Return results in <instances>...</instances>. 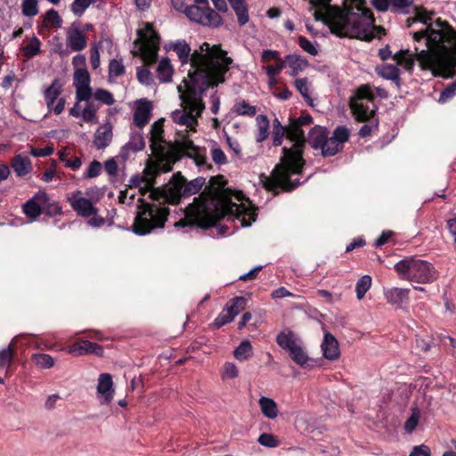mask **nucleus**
Wrapping results in <instances>:
<instances>
[{
  "instance_id": "1",
  "label": "nucleus",
  "mask_w": 456,
  "mask_h": 456,
  "mask_svg": "<svg viewBox=\"0 0 456 456\" xmlns=\"http://www.w3.org/2000/svg\"><path fill=\"white\" fill-rule=\"evenodd\" d=\"M171 48L182 64L190 63L191 68L188 71L189 79L184 78L177 86L182 109L174 110L171 118L175 123L195 131L198 118L205 109L202 94L208 88L224 82V75L229 70L232 59L219 45H210L206 42L192 53L184 40L172 44Z\"/></svg>"
},
{
  "instance_id": "2",
  "label": "nucleus",
  "mask_w": 456,
  "mask_h": 456,
  "mask_svg": "<svg viewBox=\"0 0 456 456\" xmlns=\"http://www.w3.org/2000/svg\"><path fill=\"white\" fill-rule=\"evenodd\" d=\"M432 12L415 8V19L426 28L412 33L414 53L410 50H401L394 55L398 64L406 69L413 68L415 60L422 69H429L435 77H452L456 68V30L447 21L440 18L431 22ZM411 25V19L407 20Z\"/></svg>"
},
{
  "instance_id": "3",
  "label": "nucleus",
  "mask_w": 456,
  "mask_h": 456,
  "mask_svg": "<svg viewBox=\"0 0 456 456\" xmlns=\"http://www.w3.org/2000/svg\"><path fill=\"white\" fill-rule=\"evenodd\" d=\"M212 186H216L214 197L201 193L184 209V216L175 223V228L198 226L208 229L225 216L240 219L242 226H249L256 220V210L247 200L242 202L241 192L233 194L230 189H224L226 182L223 176L211 178Z\"/></svg>"
},
{
  "instance_id": "4",
  "label": "nucleus",
  "mask_w": 456,
  "mask_h": 456,
  "mask_svg": "<svg viewBox=\"0 0 456 456\" xmlns=\"http://www.w3.org/2000/svg\"><path fill=\"white\" fill-rule=\"evenodd\" d=\"M330 1L310 0V4L314 9V19L327 24L333 34L367 42L385 35L384 28L374 25L373 13L365 6L364 0H345L343 10Z\"/></svg>"
},
{
  "instance_id": "5",
  "label": "nucleus",
  "mask_w": 456,
  "mask_h": 456,
  "mask_svg": "<svg viewBox=\"0 0 456 456\" xmlns=\"http://www.w3.org/2000/svg\"><path fill=\"white\" fill-rule=\"evenodd\" d=\"M205 183L203 177L195 178L190 182L180 172L174 175L168 183L159 187L151 192L153 203L144 201L140 198L137 212L132 225V230L138 235H146L155 229L165 226L170 214L166 203L177 205L182 197H189L198 193Z\"/></svg>"
},
{
  "instance_id": "6",
  "label": "nucleus",
  "mask_w": 456,
  "mask_h": 456,
  "mask_svg": "<svg viewBox=\"0 0 456 456\" xmlns=\"http://www.w3.org/2000/svg\"><path fill=\"white\" fill-rule=\"evenodd\" d=\"M313 122L309 115L302 116L291 120L289 125V139L294 142L291 148L282 149V157L280 163L273 170L271 176L265 177L263 185L269 191H275L278 188L283 191H292L299 184L297 180H290V175L302 172L305 160L302 157L303 149L305 143L302 126L310 125Z\"/></svg>"
},
{
  "instance_id": "7",
  "label": "nucleus",
  "mask_w": 456,
  "mask_h": 456,
  "mask_svg": "<svg viewBox=\"0 0 456 456\" xmlns=\"http://www.w3.org/2000/svg\"><path fill=\"white\" fill-rule=\"evenodd\" d=\"M163 119L154 122L151 127L150 147L152 154L159 162L167 160L162 169L168 172L172 164L180 159L182 155L193 159L198 166H203L207 161L205 151L196 146L185 134H180L175 139L172 150H167L164 143Z\"/></svg>"
},
{
  "instance_id": "8",
  "label": "nucleus",
  "mask_w": 456,
  "mask_h": 456,
  "mask_svg": "<svg viewBox=\"0 0 456 456\" xmlns=\"http://www.w3.org/2000/svg\"><path fill=\"white\" fill-rule=\"evenodd\" d=\"M395 270L401 279L411 282L431 283L437 278L436 271L431 264L414 256L405 257L396 263Z\"/></svg>"
},
{
  "instance_id": "9",
  "label": "nucleus",
  "mask_w": 456,
  "mask_h": 456,
  "mask_svg": "<svg viewBox=\"0 0 456 456\" xmlns=\"http://www.w3.org/2000/svg\"><path fill=\"white\" fill-rule=\"evenodd\" d=\"M171 3L175 10L184 12L191 21L200 25L216 28L223 23V19L219 13L210 7L187 6L184 0H171Z\"/></svg>"
},
{
  "instance_id": "10",
  "label": "nucleus",
  "mask_w": 456,
  "mask_h": 456,
  "mask_svg": "<svg viewBox=\"0 0 456 456\" xmlns=\"http://www.w3.org/2000/svg\"><path fill=\"white\" fill-rule=\"evenodd\" d=\"M375 94L369 84L360 86L350 97L349 106L355 119L365 122L374 116L375 110L364 104V101L373 102Z\"/></svg>"
},
{
  "instance_id": "11",
  "label": "nucleus",
  "mask_w": 456,
  "mask_h": 456,
  "mask_svg": "<svg viewBox=\"0 0 456 456\" xmlns=\"http://www.w3.org/2000/svg\"><path fill=\"white\" fill-rule=\"evenodd\" d=\"M138 38L134 44H140L139 53L145 64L151 65L156 61L159 49V37L150 23L143 29L138 30Z\"/></svg>"
},
{
  "instance_id": "12",
  "label": "nucleus",
  "mask_w": 456,
  "mask_h": 456,
  "mask_svg": "<svg viewBox=\"0 0 456 456\" xmlns=\"http://www.w3.org/2000/svg\"><path fill=\"white\" fill-rule=\"evenodd\" d=\"M91 77L86 69H77L73 75V86L76 89V100L88 101L93 97L90 86Z\"/></svg>"
},
{
  "instance_id": "13",
  "label": "nucleus",
  "mask_w": 456,
  "mask_h": 456,
  "mask_svg": "<svg viewBox=\"0 0 456 456\" xmlns=\"http://www.w3.org/2000/svg\"><path fill=\"white\" fill-rule=\"evenodd\" d=\"M69 202L77 214L83 217H90L93 214H97L98 209L94 206V202L84 197L81 191H75L69 197Z\"/></svg>"
},
{
  "instance_id": "14",
  "label": "nucleus",
  "mask_w": 456,
  "mask_h": 456,
  "mask_svg": "<svg viewBox=\"0 0 456 456\" xmlns=\"http://www.w3.org/2000/svg\"><path fill=\"white\" fill-rule=\"evenodd\" d=\"M68 353L75 356L85 354L103 355V348L101 345L88 340H80L68 348Z\"/></svg>"
},
{
  "instance_id": "15",
  "label": "nucleus",
  "mask_w": 456,
  "mask_h": 456,
  "mask_svg": "<svg viewBox=\"0 0 456 456\" xmlns=\"http://www.w3.org/2000/svg\"><path fill=\"white\" fill-rule=\"evenodd\" d=\"M47 200V194L45 191H38L23 205L25 215L30 218H37L42 214V208L45 206Z\"/></svg>"
},
{
  "instance_id": "16",
  "label": "nucleus",
  "mask_w": 456,
  "mask_h": 456,
  "mask_svg": "<svg viewBox=\"0 0 456 456\" xmlns=\"http://www.w3.org/2000/svg\"><path fill=\"white\" fill-rule=\"evenodd\" d=\"M97 392L100 395L102 403H110L113 399V382L112 378L108 373H102L99 376Z\"/></svg>"
},
{
  "instance_id": "17",
  "label": "nucleus",
  "mask_w": 456,
  "mask_h": 456,
  "mask_svg": "<svg viewBox=\"0 0 456 456\" xmlns=\"http://www.w3.org/2000/svg\"><path fill=\"white\" fill-rule=\"evenodd\" d=\"M67 43L74 52H80L86 47V37L75 23L67 32Z\"/></svg>"
},
{
  "instance_id": "18",
  "label": "nucleus",
  "mask_w": 456,
  "mask_h": 456,
  "mask_svg": "<svg viewBox=\"0 0 456 456\" xmlns=\"http://www.w3.org/2000/svg\"><path fill=\"white\" fill-rule=\"evenodd\" d=\"M112 137V126L107 123L96 129L94 136V145L98 150L105 149L111 142Z\"/></svg>"
},
{
  "instance_id": "19",
  "label": "nucleus",
  "mask_w": 456,
  "mask_h": 456,
  "mask_svg": "<svg viewBox=\"0 0 456 456\" xmlns=\"http://www.w3.org/2000/svg\"><path fill=\"white\" fill-rule=\"evenodd\" d=\"M145 147V140L142 133L134 132L131 134L130 139L121 150V155L126 159L130 153H135L143 150Z\"/></svg>"
},
{
  "instance_id": "20",
  "label": "nucleus",
  "mask_w": 456,
  "mask_h": 456,
  "mask_svg": "<svg viewBox=\"0 0 456 456\" xmlns=\"http://www.w3.org/2000/svg\"><path fill=\"white\" fill-rule=\"evenodd\" d=\"M322 350L324 357L328 360L334 361L340 355L338 342L330 333H326L324 335V338L322 343Z\"/></svg>"
},
{
  "instance_id": "21",
  "label": "nucleus",
  "mask_w": 456,
  "mask_h": 456,
  "mask_svg": "<svg viewBox=\"0 0 456 456\" xmlns=\"http://www.w3.org/2000/svg\"><path fill=\"white\" fill-rule=\"evenodd\" d=\"M276 342L281 348L288 350L289 353L302 344V340L298 336L290 330L281 331L277 335Z\"/></svg>"
},
{
  "instance_id": "22",
  "label": "nucleus",
  "mask_w": 456,
  "mask_h": 456,
  "mask_svg": "<svg viewBox=\"0 0 456 456\" xmlns=\"http://www.w3.org/2000/svg\"><path fill=\"white\" fill-rule=\"evenodd\" d=\"M408 289L392 288L385 290L384 295L388 304L400 307L409 298Z\"/></svg>"
},
{
  "instance_id": "23",
  "label": "nucleus",
  "mask_w": 456,
  "mask_h": 456,
  "mask_svg": "<svg viewBox=\"0 0 456 456\" xmlns=\"http://www.w3.org/2000/svg\"><path fill=\"white\" fill-rule=\"evenodd\" d=\"M151 106L150 102L141 101L134 114V124L142 128L150 120Z\"/></svg>"
},
{
  "instance_id": "24",
  "label": "nucleus",
  "mask_w": 456,
  "mask_h": 456,
  "mask_svg": "<svg viewBox=\"0 0 456 456\" xmlns=\"http://www.w3.org/2000/svg\"><path fill=\"white\" fill-rule=\"evenodd\" d=\"M12 167L18 176H24L32 170V164L28 157L17 155L12 160Z\"/></svg>"
},
{
  "instance_id": "25",
  "label": "nucleus",
  "mask_w": 456,
  "mask_h": 456,
  "mask_svg": "<svg viewBox=\"0 0 456 456\" xmlns=\"http://www.w3.org/2000/svg\"><path fill=\"white\" fill-rule=\"evenodd\" d=\"M62 92V84L60 79L55 78L50 86H48L45 91V100L46 106L49 110H52L53 105L55 100L59 97V95Z\"/></svg>"
},
{
  "instance_id": "26",
  "label": "nucleus",
  "mask_w": 456,
  "mask_h": 456,
  "mask_svg": "<svg viewBox=\"0 0 456 456\" xmlns=\"http://www.w3.org/2000/svg\"><path fill=\"white\" fill-rule=\"evenodd\" d=\"M376 73L384 79L392 80L397 86L400 85L399 69L396 65L386 64L375 68Z\"/></svg>"
},
{
  "instance_id": "27",
  "label": "nucleus",
  "mask_w": 456,
  "mask_h": 456,
  "mask_svg": "<svg viewBox=\"0 0 456 456\" xmlns=\"http://www.w3.org/2000/svg\"><path fill=\"white\" fill-rule=\"evenodd\" d=\"M259 405L263 415L270 419H273L278 416L277 403L272 398L262 396L259 399Z\"/></svg>"
},
{
  "instance_id": "28",
  "label": "nucleus",
  "mask_w": 456,
  "mask_h": 456,
  "mask_svg": "<svg viewBox=\"0 0 456 456\" xmlns=\"http://www.w3.org/2000/svg\"><path fill=\"white\" fill-rule=\"evenodd\" d=\"M327 137L328 133L325 128L315 126L310 131L308 141L314 149H321Z\"/></svg>"
},
{
  "instance_id": "29",
  "label": "nucleus",
  "mask_w": 456,
  "mask_h": 456,
  "mask_svg": "<svg viewBox=\"0 0 456 456\" xmlns=\"http://www.w3.org/2000/svg\"><path fill=\"white\" fill-rule=\"evenodd\" d=\"M86 102V104L81 112V117L85 122L96 124L98 122L96 112L100 108V104L93 101L92 98Z\"/></svg>"
},
{
  "instance_id": "30",
  "label": "nucleus",
  "mask_w": 456,
  "mask_h": 456,
  "mask_svg": "<svg viewBox=\"0 0 456 456\" xmlns=\"http://www.w3.org/2000/svg\"><path fill=\"white\" fill-rule=\"evenodd\" d=\"M159 170L157 167L153 166L151 163H148L146 167L144 168L142 172V177L144 178V185L145 190L149 191L150 192V198L151 199V192L155 191L157 188L153 187V183L155 181V177L158 175Z\"/></svg>"
},
{
  "instance_id": "31",
  "label": "nucleus",
  "mask_w": 456,
  "mask_h": 456,
  "mask_svg": "<svg viewBox=\"0 0 456 456\" xmlns=\"http://www.w3.org/2000/svg\"><path fill=\"white\" fill-rule=\"evenodd\" d=\"M230 5L234 11L237 16L238 23L240 26H243L248 22V10L245 0L231 3Z\"/></svg>"
},
{
  "instance_id": "32",
  "label": "nucleus",
  "mask_w": 456,
  "mask_h": 456,
  "mask_svg": "<svg viewBox=\"0 0 456 456\" xmlns=\"http://www.w3.org/2000/svg\"><path fill=\"white\" fill-rule=\"evenodd\" d=\"M257 132L256 140L257 142H264L268 137L269 119L265 115H258L256 118Z\"/></svg>"
},
{
  "instance_id": "33",
  "label": "nucleus",
  "mask_w": 456,
  "mask_h": 456,
  "mask_svg": "<svg viewBox=\"0 0 456 456\" xmlns=\"http://www.w3.org/2000/svg\"><path fill=\"white\" fill-rule=\"evenodd\" d=\"M158 77L161 82H169L172 78L173 69L168 59H163L157 68Z\"/></svg>"
},
{
  "instance_id": "34",
  "label": "nucleus",
  "mask_w": 456,
  "mask_h": 456,
  "mask_svg": "<svg viewBox=\"0 0 456 456\" xmlns=\"http://www.w3.org/2000/svg\"><path fill=\"white\" fill-rule=\"evenodd\" d=\"M253 354V348L249 341L244 340L242 341L234 350L233 355L234 357L242 362L250 358Z\"/></svg>"
},
{
  "instance_id": "35",
  "label": "nucleus",
  "mask_w": 456,
  "mask_h": 456,
  "mask_svg": "<svg viewBox=\"0 0 456 456\" xmlns=\"http://www.w3.org/2000/svg\"><path fill=\"white\" fill-rule=\"evenodd\" d=\"M246 307V299L242 297H236L231 299L225 305V310L234 318Z\"/></svg>"
},
{
  "instance_id": "36",
  "label": "nucleus",
  "mask_w": 456,
  "mask_h": 456,
  "mask_svg": "<svg viewBox=\"0 0 456 456\" xmlns=\"http://www.w3.org/2000/svg\"><path fill=\"white\" fill-rule=\"evenodd\" d=\"M342 146L335 141L332 136L327 137L322 146L321 147L322 154L324 157H330L336 155L342 150Z\"/></svg>"
},
{
  "instance_id": "37",
  "label": "nucleus",
  "mask_w": 456,
  "mask_h": 456,
  "mask_svg": "<svg viewBox=\"0 0 456 456\" xmlns=\"http://www.w3.org/2000/svg\"><path fill=\"white\" fill-rule=\"evenodd\" d=\"M62 25V19L59 15L58 12L51 9L47 11L44 16L43 26L45 28H60Z\"/></svg>"
},
{
  "instance_id": "38",
  "label": "nucleus",
  "mask_w": 456,
  "mask_h": 456,
  "mask_svg": "<svg viewBox=\"0 0 456 456\" xmlns=\"http://www.w3.org/2000/svg\"><path fill=\"white\" fill-rule=\"evenodd\" d=\"M32 361L40 369H50L54 365V359L47 354H35Z\"/></svg>"
},
{
  "instance_id": "39",
  "label": "nucleus",
  "mask_w": 456,
  "mask_h": 456,
  "mask_svg": "<svg viewBox=\"0 0 456 456\" xmlns=\"http://www.w3.org/2000/svg\"><path fill=\"white\" fill-rule=\"evenodd\" d=\"M15 343L12 341L9 346L0 351V369L9 367L12 362Z\"/></svg>"
},
{
  "instance_id": "40",
  "label": "nucleus",
  "mask_w": 456,
  "mask_h": 456,
  "mask_svg": "<svg viewBox=\"0 0 456 456\" xmlns=\"http://www.w3.org/2000/svg\"><path fill=\"white\" fill-rule=\"evenodd\" d=\"M371 281L372 280L370 275H363L358 280L355 287V292L359 300L363 298L366 292L370 289Z\"/></svg>"
},
{
  "instance_id": "41",
  "label": "nucleus",
  "mask_w": 456,
  "mask_h": 456,
  "mask_svg": "<svg viewBox=\"0 0 456 456\" xmlns=\"http://www.w3.org/2000/svg\"><path fill=\"white\" fill-rule=\"evenodd\" d=\"M234 110L238 115L254 117L256 114V108L248 104L246 101H240L235 103Z\"/></svg>"
},
{
  "instance_id": "42",
  "label": "nucleus",
  "mask_w": 456,
  "mask_h": 456,
  "mask_svg": "<svg viewBox=\"0 0 456 456\" xmlns=\"http://www.w3.org/2000/svg\"><path fill=\"white\" fill-rule=\"evenodd\" d=\"M287 64L293 69V73H297L298 70L304 69L306 66V61L298 55L289 54L285 58Z\"/></svg>"
},
{
  "instance_id": "43",
  "label": "nucleus",
  "mask_w": 456,
  "mask_h": 456,
  "mask_svg": "<svg viewBox=\"0 0 456 456\" xmlns=\"http://www.w3.org/2000/svg\"><path fill=\"white\" fill-rule=\"evenodd\" d=\"M289 355L295 362L301 366L305 365L309 360L306 352L302 346V344L291 350L289 352Z\"/></svg>"
},
{
  "instance_id": "44",
  "label": "nucleus",
  "mask_w": 456,
  "mask_h": 456,
  "mask_svg": "<svg viewBox=\"0 0 456 456\" xmlns=\"http://www.w3.org/2000/svg\"><path fill=\"white\" fill-rule=\"evenodd\" d=\"M98 0H74L71 4V11L76 16H82L86 10Z\"/></svg>"
},
{
  "instance_id": "45",
  "label": "nucleus",
  "mask_w": 456,
  "mask_h": 456,
  "mask_svg": "<svg viewBox=\"0 0 456 456\" xmlns=\"http://www.w3.org/2000/svg\"><path fill=\"white\" fill-rule=\"evenodd\" d=\"M41 43L37 37H33L30 43L23 48V54L27 58H32L39 53Z\"/></svg>"
},
{
  "instance_id": "46",
  "label": "nucleus",
  "mask_w": 456,
  "mask_h": 456,
  "mask_svg": "<svg viewBox=\"0 0 456 456\" xmlns=\"http://www.w3.org/2000/svg\"><path fill=\"white\" fill-rule=\"evenodd\" d=\"M22 14L26 17H34L38 13L37 0H23L21 4Z\"/></svg>"
},
{
  "instance_id": "47",
  "label": "nucleus",
  "mask_w": 456,
  "mask_h": 456,
  "mask_svg": "<svg viewBox=\"0 0 456 456\" xmlns=\"http://www.w3.org/2000/svg\"><path fill=\"white\" fill-rule=\"evenodd\" d=\"M93 96L95 100L102 102L106 105H112L115 102L112 94L105 89H97L93 93Z\"/></svg>"
},
{
  "instance_id": "48",
  "label": "nucleus",
  "mask_w": 456,
  "mask_h": 456,
  "mask_svg": "<svg viewBox=\"0 0 456 456\" xmlns=\"http://www.w3.org/2000/svg\"><path fill=\"white\" fill-rule=\"evenodd\" d=\"M257 441L261 445L268 448H275L280 444V442L275 436L267 433L262 434L258 437Z\"/></svg>"
},
{
  "instance_id": "49",
  "label": "nucleus",
  "mask_w": 456,
  "mask_h": 456,
  "mask_svg": "<svg viewBox=\"0 0 456 456\" xmlns=\"http://www.w3.org/2000/svg\"><path fill=\"white\" fill-rule=\"evenodd\" d=\"M332 138L343 147L349 138V130L346 126H338L334 130Z\"/></svg>"
},
{
  "instance_id": "50",
  "label": "nucleus",
  "mask_w": 456,
  "mask_h": 456,
  "mask_svg": "<svg viewBox=\"0 0 456 456\" xmlns=\"http://www.w3.org/2000/svg\"><path fill=\"white\" fill-rule=\"evenodd\" d=\"M239 375V370L233 362H226L222 370V379H235Z\"/></svg>"
},
{
  "instance_id": "51",
  "label": "nucleus",
  "mask_w": 456,
  "mask_h": 456,
  "mask_svg": "<svg viewBox=\"0 0 456 456\" xmlns=\"http://www.w3.org/2000/svg\"><path fill=\"white\" fill-rule=\"evenodd\" d=\"M419 419V411L418 409H413L411 417L407 419L404 425L406 432L411 433L418 425Z\"/></svg>"
},
{
  "instance_id": "52",
  "label": "nucleus",
  "mask_w": 456,
  "mask_h": 456,
  "mask_svg": "<svg viewBox=\"0 0 456 456\" xmlns=\"http://www.w3.org/2000/svg\"><path fill=\"white\" fill-rule=\"evenodd\" d=\"M456 94V81L449 85L440 94L438 102L441 103L446 102Z\"/></svg>"
},
{
  "instance_id": "53",
  "label": "nucleus",
  "mask_w": 456,
  "mask_h": 456,
  "mask_svg": "<svg viewBox=\"0 0 456 456\" xmlns=\"http://www.w3.org/2000/svg\"><path fill=\"white\" fill-rule=\"evenodd\" d=\"M124 66L120 61L112 60L109 65L110 77H118L124 73Z\"/></svg>"
},
{
  "instance_id": "54",
  "label": "nucleus",
  "mask_w": 456,
  "mask_h": 456,
  "mask_svg": "<svg viewBox=\"0 0 456 456\" xmlns=\"http://www.w3.org/2000/svg\"><path fill=\"white\" fill-rule=\"evenodd\" d=\"M234 318L229 314L225 308L223 309L221 314L215 319L214 326L216 328H221L224 324L232 322Z\"/></svg>"
},
{
  "instance_id": "55",
  "label": "nucleus",
  "mask_w": 456,
  "mask_h": 456,
  "mask_svg": "<svg viewBox=\"0 0 456 456\" xmlns=\"http://www.w3.org/2000/svg\"><path fill=\"white\" fill-rule=\"evenodd\" d=\"M298 45L305 52L310 53L311 55H316L318 53L317 49L312 44V42H310L305 37L301 36L298 37Z\"/></svg>"
},
{
  "instance_id": "56",
  "label": "nucleus",
  "mask_w": 456,
  "mask_h": 456,
  "mask_svg": "<svg viewBox=\"0 0 456 456\" xmlns=\"http://www.w3.org/2000/svg\"><path fill=\"white\" fill-rule=\"evenodd\" d=\"M101 171H102V164L97 160H94L90 163V165L86 170V178L96 177L100 175Z\"/></svg>"
},
{
  "instance_id": "57",
  "label": "nucleus",
  "mask_w": 456,
  "mask_h": 456,
  "mask_svg": "<svg viewBox=\"0 0 456 456\" xmlns=\"http://www.w3.org/2000/svg\"><path fill=\"white\" fill-rule=\"evenodd\" d=\"M285 134L289 137V126L284 129L273 130V144L280 146L282 143Z\"/></svg>"
},
{
  "instance_id": "58",
  "label": "nucleus",
  "mask_w": 456,
  "mask_h": 456,
  "mask_svg": "<svg viewBox=\"0 0 456 456\" xmlns=\"http://www.w3.org/2000/svg\"><path fill=\"white\" fill-rule=\"evenodd\" d=\"M213 161L217 165L225 164L227 161L224 152L220 148H214L211 151Z\"/></svg>"
},
{
  "instance_id": "59",
  "label": "nucleus",
  "mask_w": 456,
  "mask_h": 456,
  "mask_svg": "<svg viewBox=\"0 0 456 456\" xmlns=\"http://www.w3.org/2000/svg\"><path fill=\"white\" fill-rule=\"evenodd\" d=\"M295 86L302 96L305 99H309V88L308 83L305 78H299L295 81Z\"/></svg>"
},
{
  "instance_id": "60",
  "label": "nucleus",
  "mask_w": 456,
  "mask_h": 456,
  "mask_svg": "<svg viewBox=\"0 0 456 456\" xmlns=\"http://www.w3.org/2000/svg\"><path fill=\"white\" fill-rule=\"evenodd\" d=\"M138 80L144 85H150L151 82V74L150 70L144 68H138L136 73Z\"/></svg>"
},
{
  "instance_id": "61",
  "label": "nucleus",
  "mask_w": 456,
  "mask_h": 456,
  "mask_svg": "<svg viewBox=\"0 0 456 456\" xmlns=\"http://www.w3.org/2000/svg\"><path fill=\"white\" fill-rule=\"evenodd\" d=\"M144 183L145 182H144V178L142 177V175H141V176L135 175L130 179V183H131L130 185L139 188V191H140L142 196H143L146 192L149 191L145 190Z\"/></svg>"
},
{
  "instance_id": "62",
  "label": "nucleus",
  "mask_w": 456,
  "mask_h": 456,
  "mask_svg": "<svg viewBox=\"0 0 456 456\" xmlns=\"http://www.w3.org/2000/svg\"><path fill=\"white\" fill-rule=\"evenodd\" d=\"M277 61L276 66L269 65L265 69L266 74L270 77H275L284 68L285 62L283 61H281V58L279 59V61Z\"/></svg>"
},
{
  "instance_id": "63",
  "label": "nucleus",
  "mask_w": 456,
  "mask_h": 456,
  "mask_svg": "<svg viewBox=\"0 0 456 456\" xmlns=\"http://www.w3.org/2000/svg\"><path fill=\"white\" fill-rule=\"evenodd\" d=\"M409 456H431V452L427 445L420 444L414 446Z\"/></svg>"
},
{
  "instance_id": "64",
  "label": "nucleus",
  "mask_w": 456,
  "mask_h": 456,
  "mask_svg": "<svg viewBox=\"0 0 456 456\" xmlns=\"http://www.w3.org/2000/svg\"><path fill=\"white\" fill-rule=\"evenodd\" d=\"M90 61L92 68L97 69L100 66V53L96 45L91 49Z\"/></svg>"
}]
</instances>
